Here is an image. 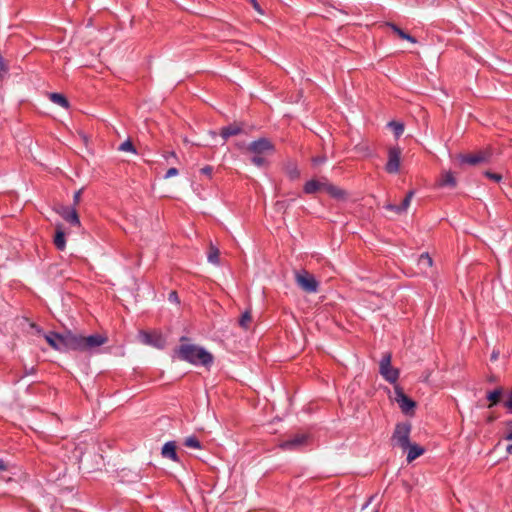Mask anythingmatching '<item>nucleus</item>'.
Here are the masks:
<instances>
[{"label":"nucleus","mask_w":512,"mask_h":512,"mask_svg":"<svg viewBox=\"0 0 512 512\" xmlns=\"http://www.w3.org/2000/svg\"><path fill=\"white\" fill-rule=\"evenodd\" d=\"M175 355L183 361L192 365H202L209 368L213 364L214 357L205 348L194 344H181L176 350Z\"/></svg>","instance_id":"f257e3e1"},{"label":"nucleus","mask_w":512,"mask_h":512,"mask_svg":"<svg viewBox=\"0 0 512 512\" xmlns=\"http://www.w3.org/2000/svg\"><path fill=\"white\" fill-rule=\"evenodd\" d=\"M86 451L89 452V454L93 453L94 458L92 459V461H90L87 458L84 459L85 452L82 450V448L80 446L75 447V452H78V455H76V456H77L79 463L82 464L88 472H92V471L100 469L104 463H103L102 455H100L99 453H96V443L95 442L88 443L86 445Z\"/></svg>","instance_id":"f03ea898"},{"label":"nucleus","mask_w":512,"mask_h":512,"mask_svg":"<svg viewBox=\"0 0 512 512\" xmlns=\"http://www.w3.org/2000/svg\"><path fill=\"white\" fill-rule=\"evenodd\" d=\"M411 430L412 425L410 422L397 423L391 436L392 444L406 450L410 446Z\"/></svg>","instance_id":"7ed1b4c3"},{"label":"nucleus","mask_w":512,"mask_h":512,"mask_svg":"<svg viewBox=\"0 0 512 512\" xmlns=\"http://www.w3.org/2000/svg\"><path fill=\"white\" fill-rule=\"evenodd\" d=\"M393 400L398 404L401 411L408 416H413L415 413L416 402L409 398L399 385L394 387Z\"/></svg>","instance_id":"20e7f679"},{"label":"nucleus","mask_w":512,"mask_h":512,"mask_svg":"<svg viewBox=\"0 0 512 512\" xmlns=\"http://www.w3.org/2000/svg\"><path fill=\"white\" fill-rule=\"evenodd\" d=\"M296 284L307 293H316L318 291L319 283L315 277L305 270L296 272Z\"/></svg>","instance_id":"39448f33"},{"label":"nucleus","mask_w":512,"mask_h":512,"mask_svg":"<svg viewBox=\"0 0 512 512\" xmlns=\"http://www.w3.org/2000/svg\"><path fill=\"white\" fill-rule=\"evenodd\" d=\"M63 352L70 350L84 352V336L81 334H74L71 331L64 333Z\"/></svg>","instance_id":"423d86ee"},{"label":"nucleus","mask_w":512,"mask_h":512,"mask_svg":"<svg viewBox=\"0 0 512 512\" xmlns=\"http://www.w3.org/2000/svg\"><path fill=\"white\" fill-rule=\"evenodd\" d=\"M379 372L386 381L393 384L397 382L399 377V371L392 367L390 353H386L385 355H383L380 361Z\"/></svg>","instance_id":"0eeeda50"},{"label":"nucleus","mask_w":512,"mask_h":512,"mask_svg":"<svg viewBox=\"0 0 512 512\" xmlns=\"http://www.w3.org/2000/svg\"><path fill=\"white\" fill-rule=\"evenodd\" d=\"M247 150L253 155H263L274 152V145L267 138H259L247 146Z\"/></svg>","instance_id":"6e6552de"},{"label":"nucleus","mask_w":512,"mask_h":512,"mask_svg":"<svg viewBox=\"0 0 512 512\" xmlns=\"http://www.w3.org/2000/svg\"><path fill=\"white\" fill-rule=\"evenodd\" d=\"M401 149L397 146L389 148L388 161L385 169L390 174L398 173L400 170Z\"/></svg>","instance_id":"1a4fd4ad"},{"label":"nucleus","mask_w":512,"mask_h":512,"mask_svg":"<svg viewBox=\"0 0 512 512\" xmlns=\"http://www.w3.org/2000/svg\"><path fill=\"white\" fill-rule=\"evenodd\" d=\"M107 341L108 337L104 334L84 336V352L93 353Z\"/></svg>","instance_id":"9d476101"},{"label":"nucleus","mask_w":512,"mask_h":512,"mask_svg":"<svg viewBox=\"0 0 512 512\" xmlns=\"http://www.w3.org/2000/svg\"><path fill=\"white\" fill-rule=\"evenodd\" d=\"M139 338L144 344L153 346L158 349H163L165 346V339L160 333L140 331Z\"/></svg>","instance_id":"9b49d317"},{"label":"nucleus","mask_w":512,"mask_h":512,"mask_svg":"<svg viewBox=\"0 0 512 512\" xmlns=\"http://www.w3.org/2000/svg\"><path fill=\"white\" fill-rule=\"evenodd\" d=\"M55 211L72 226H81L79 215L75 207L60 206L59 208H56Z\"/></svg>","instance_id":"f8f14e48"},{"label":"nucleus","mask_w":512,"mask_h":512,"mask_svg":"<svg viewBox=\"0 0 512 512\" xmlns=\"http://www.w3.org/2000/svg\"><path fill=\"white\" fill-rule=\"evenodd\" d=\"M491 152L490 151H479L476 154L473 155H461L460 156V162L466 163L469 165H477L480 163H486L491 158Z\"/></svg>","instance_id":"ddd939ff"},{"label":"nucleus","mask_w":512,"mask_h":512,"mask_svg":"<svg viewBox=\"0 0 512 512\" xmlns=\"http://www.w3.org/2000/svg\"><path fill=\"white\" fill-rule=\"evenodd\" d=\"M244 126L243 122H234L222 127L220 130V136L224 141L223 143H225L231 136L242 134L244 132Z\"/></svg>","instance_id":"4468645a"},{"label":"nucleus","mask_w":512,"mask_h":512,"mask_svg":"<svg viewBox=\"0 0 512 512\" xmlns=\"http://www.w3.org/2000/svg\"><path fill=\"white\" fill-rule=\"evenodd\" d=\"M64 333L50 332L44 334V338L47 343L56 351L63 352V340Z\"/></svg>","instance_id":"2eb2a0df"},{"label":"nucleus","mask_w":512,"mask_h":512,"mask_svg":"<svg viewBox=\"0 0 512 512\" xmlns=\"http://www.w3.org/2000/svg\"><path fill=\"white\" fill-rule=\"evenodd\" d=\"M307 440V436L304 434L296 435L293 438L284 441L280 444V447L284 450H295L302 447Z\"/></svg>","instance_id":"dca6fc26"},{"label":"nucleus","mask_w":512,"mask_h":512,"mask_svg":"<svg viewBox=\"0 0 512 512\" xmlns=\"http://www.w3.org/2000/svg\"><path fill=\"white\" fill-rule=\"evenodd\" d=\"M161 455L164 458L170 459L174 462H179V457L176 453V442L175 441L166 442L162 447Z\"/></svg>","instance_id":"f3484780"},{"label":"nucleus","mask_w":512,"mask_h":512,"mask_svg":"<svg viewBox=\"0 0 512 512\" xmlns=\"http://www.w3.org/2000/svg\"><path fill=\"white\" fill-rule=\"evenodd\" d=\"M323 189L333 198L337 200H345L347 193L345 190L328 182L323 183Z\"/></svg>","instance_id":"a211bd4d"},{"label":"nucleus","mask_w":512,"mask_h":512,"mask_svg":"<svg viewBox=\"0 0 512 512\" xmlns=\"http://www.w3.org/2000/svg\"><path fill=\"white\" fill-rule=\"evenodd\" d=\"M56 228L57 230L54 237V244L58 250L63 251L66 247V239L62 224L58 223Z\"/></svg>","instance_id":"6ab92c4d"},{"label":"nucleus","mask_w":512,"mask_h":512,"mask_svg":"<svg viewBox=\"0 0 512 512\" xmlns=\"http://www.w3.org/2000/svg\"><path fill=\"white\" fill-rule=\"evenodd\" d=\"M406 450L408 451L407 457H406V460L408 463L412 462L413 460H415L417 457L421 456L425 452V449L423 447H421L415 443H410V446L407 447Z\"/></svg>","instance_id":"aec40b11"},{"label":"nucleus","mask_w":512,"mask_h":512,"mask_svg":"<svg viewBox=\"0 0 512 512\" xmlns=\"http://www.w3.org/2000/svg\"><path fill=\"white\" fill-rule=\"evenodd\" d=\"M456 184H457L456 178L454 177V175L451 171L444 172L442 174L440 180L438 181V185L440 187L448 186V187L454 188V187H456Z\"/></svg>","instance_id":"412c9836"},{"label":"nucleus","mask_w":512,"mask_h":512,"mask_svg":"<svg viewBox=\"0 0 512 512\" xmlns=\"http://www.w3.org/2000/svg\"><path fill=\"white\" fill-rule=\"evenodd\" d=\"M388 27H390L392 29V31L394 33H396L401 39L403 40H406V41H409L410 43L412 44H416L417 43V40L416 38H414L413 36H411L410 34L406 33L404 30H402L400 27H398L397 25H395L394 23H390L388 22L386 24Z\"/></svg>","instance_id":"4be33fe9"},{"label":"nucleus","mask_w":512,"mask_h":512,"mask_svg":"<svg viewBox=\"0 0 512 512\" xmlns=\"http://www.w3.org/2000/svg\"><path fill=\"white\" fill-rule=\"evenodd\" d=\"M48 97L53 103L65 108V109H68L70 107L68 99L61 93H56V92L49 93Z\"/></svg>","instance_id":"5701e85b"},{"label":"nucleus","mask_w":512,"mask_h":512,"mask_svg":"<svg viewBox=\"0 0 512 512\" xmlns=\"http://www.w3.org/2000/svg\"><path fill=\"white\" fill-rule=\"evenodd\" d=\"M220 251L216 245H214L212 242L209 245V252L207 254L208 262L219 265L220 264Z\"/></svg>","instance_id":"b1692460"},{"label":"nucleus","mask_w":512,"mask_h":512,"mask_svg":"<svg viewBox=\"0 0 512 512\" xmlns=\"http://www.w3.org/2000/svg\"><path fill=\"white\" fill-rule=\"evenodd\" d=\"M120 477L122 482L132 483L137 482L140 479V474L128 469H122Z\"/></svg>","instance_id":"393cba45"},{"label":"nucleus","mask_w":512,"mask_h":512,"mask_svg":"<svg viewBox=\"0 0 512 512\" xmlns=\"http://www.w3.org/2000/svg\"><path fill=\"white\" fill-rule=\"evenodd\" d=\"M323 183L324 182H319L317 180L307 181L304 185L303 190L306 194H313L318 190L323 189Z\"/></svg>","instance_id":"a878e982"},{"label":"nucleus","mask_w":512,"mask_h":512,"mask_svg":"<svg viewBox=\"0 0 512 512\" xmlns=\"http://www.w3.org/2000/svg\"><path fill=\"white\" fill-rule=\"evenodd\" d=\"M252 323V315L250 310H246L242 315L240 316L238 320L239 326L244 329L248 330L250 325Z\"/></svg>","instance_id":"bb28decb"},{"label":"nucleus","mask_w":512,"mask_h":512,"mask_svg":"<svg viewBox=\"0 0 512 512\" xmlns=\"http://www.w3.org/2000/svg\"><path fill=\"white\" fill-rule=\"evenodd\" d=\"M184 445L193 449H202V444L198 440V438L194 435L187 437L184 440Z\"/></svg>","instance_id":"cd10ccee"},{"label":"nucleus","mask_w":512,"mask_h":512,"mask_svg":"<svg viewBox=\"0 0 512 512\" xmlns=\"http://www.w3.org/2000/svg\"><path fill=\"white\" fill-rule=\"evenodd\" d=\"M418 265L420 267H432L433 265V260L431 258V256L425 252V253H422L419 258H418Z\"/></svg>","instance_id":"c85d7f7f"},{"label":"nucleus","mask_w":512,"mask_h":512,"mask_svg":"<svg viewBox=\"0 0 512 512\" xmlns=\"http://www.w3.org/2000/svg\"><path fill=\"white\" fill-rule=\"evenodd\" d=\"M502 392V388H496L487 393V399L492 402V404L489 405V407H491L492 405L496 404L499 401V397L501 396Z\"/></svg>","instance_id":"c756f323"},{"label":"nucleus","mask_w":512,"mask_h":512,"mask_svg":"<svg viewBox=\"0 0 512 512\" xmlns=\"http://www.w3.org/2000/svg\"><path fill=\"white\" fill-rule=\"evenodd\" d=\"M388 126L392 128L396 138H399L404 132V124L401 122L391 121Z\"/></svg>","instance_id":"7c9ffc66"},{"label":"nucleus","mask_w":512,"mask_h":512,"mask_svg":"<svg viewBox=\"0 0 512 512\" xmlns=\"http://www.w3.org/2000/svg\"><path fill=\"white\" fill-rule=\"evenodd\" d=\"M355 150L357 153L365 156L370 157L372 155L371 150L369 146L366 143H359L355 146Z\"/></svg>","instance_id":"2f4dec72"},{"label":"nucleus","mask_w":512,"mask_h":512,"mask_svg":"<svg viewBox=\"0 0 512 512\" xmlns=\"http://www.w3.org/2000/svg\"><path fill=\"white\" fill-rule=\"evenodd\" d=\"M414 194H415L414 190H410V191L406 194V196H405L404 200L402 201V204H401V205H399V209H398V210H402V212H405V211L408 209V207H409V205H410V202H411V200H412V198H413Z\"/></svg>","instance_id":"473e14b6"},{"label":"nucleus","mask_w":512,"mask_h":512,"mask_svg":"<svg viewBox=\"0 0 512 512\" xmlns=\"http://www.w3.org/2000/svg\"><path fill=\"white\" fill-rule=\"evenodd\" d=\"M119 150L120 151H123V152H132L134 154L137 153L133 143L131 142V140L127 139L126 141H124L120 146H119Z\"/></svg>","instance_id":"72a5a7b5"},{"label":"nucleus","mask_w":512,"mask_h":512,"mask_svg":"<svg viewBox=\"0 0 512 512\" xmlns=\"http://www.w3.org/2000/svg\"><path fill=\"white\" fill-rule=\"evenodd\" d=\"M251 162L258 167L266 165V159L263 155H253Z\"/></svg>","instance_id":"f704fd0d"},{"label":"nucleus","mask_w":512,"mask_h":512,"mask_svg":"<svg viewBox=\"0 0 512 512\" xmlns=\"http://www.w3.org/2000/svg\"><path fill=\"white\" fill-rule=\"evenodd\" d=\"M290 205V201H286V200H282V201H277L275 203V209L277 211H283L285 212L286 209L289 207Z\"/></svg>","instance_id":"c9c22d12"},{"label":"nucleus","mask_w":512,"mask_h":512,"mask_svg":"<svg viewBox=\"0 0 512 512\" xmlns=\"http://www.w3.org/2000/svg\"><path fill=\"white\" fill-rule=\"evenodd\" d=\"M484 175H485L487 178H489V179H491V180H493V181H495V182H500V181L502 180V175H501V174H498V173H492V172H490V171H485V172H484Z\"/></svg>","instance_id":"e433bc0d"},{"label":"nucleus","mask_w":512,"mask_h":512,"mask_svg":"<svg viewBox=\"0 0 512 512\" xmlns=\"http://www.w3.org/2000/svg\"><path fill=\"white\" fill-rule=\"evenodd\" d=\"M249 2L251 3L252 7L254 8V10L260 14V15H264V10L262 9V7L260 6V4L258 3L257 0H249Z\"/></svg>","instance_id":"4c0bfd02"},{"label":"nucleus","mask_w":512,"mask_h":512,"mask_svg":"<svg viewBox=\"0 0 512 512\" xmlns=\"http://www.w3.org/2000/svg\"><path fill=\"white\" fill-rule=\"evenodd\" d=\"M82 191H83V189H79L78 191H76L74 193V195H73V206L72 207L76 208V206L79 204Z\"/></svg>","instance_id":"58836bf2"},{"label":"nucleus","mask_w":512,"mask_h":512,"mask_svg":"<svg viewBox=\"0 0 512 512\" xmlns=\"http://www.w3.org/2000/svg\"><path fill=\"white\" fill-rule=\"evenodd\" d=\"M168 299L169 301L175 303V304H179L180 303V300H179V297H178V294L176 291H171L169 293V296H168Z\"/></svg>","instance_id":"ea45409f"},{"label":"nucleus","mask_w":512,"mask_h":512,"mask_svg":"<svg viewBox=\"0 0 512 512\" xmlns=\"http://www.w3.org/2000/svg\"><path fill=\"white\" fill-rule=\"evenodd\" d=\"M178 173H179L178 169H177V168H175V167H172V168L168 169V171H167V172H166V174L164 175V178H165V179H168V178H170V177H173V176L178 175Z\"/></svg>","instance_id":"a19ab883"},{"label":"nucleus","mask_w":512,"mask_h":512,"mask_svg":"<svg viewBox=\"0 0 512 512\" xmlns=\"http://www.w3.org/2000/svg\"><path fill=\"white\" fill-rule=\"evenodd\" d=\"M212 171H213V168H212L211 166H209V165H207V166L203 167V168L200 170V172H201L202 174L207 175V176H209V177H211V175H212Z\"/></svg>","instance_id":"79ce46f5"},{"label":"nucleus","mask_w":512,"mask_h":512,"mask_svg":"<svg viewBox=\"0 0 512 512\" xmlns=\"http://www.w3.org/2000/svg\"><path fill=\"white\" fill-rule=\"evenodd\" d=\"M385 209L395 211L398 214L403 213L402 210H398L399 206L394 205V204H386Z\"/></svg>","instance_id":"37998d69"},{"label":"nucleus","mask_w":512,"mask_h":512,"mask_svg":"<svg viewBox=\"0 0 512 512\" xmlns=\"http://www.w3.org/2000/svg\"><path fill=\"white\" fill-rule=\"evenodd\" d=\"M164 158L169 160V158H173L176 162H178V157L174 151H170L164 154Z\"/></svg>","instance_id":"c03bdc74"},{"label":"nucleus","mask_w":512,"mask_h":512,"mask_svg":"<svg viewBox=\"0 0 512 512\" xmlns=\"http://www.w3.org/2000/svg\"><path fill=\"white\" fill-rule=\"evenodd\" d=\"M313 163L315 165H319V164H323L326 162V157L325 156H318V157H315L313 158Z\"/></svg>","instance_id":"a18cd8bd"},{"label":"nucleus","mask_w":512,"mask_h":512,"mask_svg":"<svg viewBox=\"0 0 512 512\" xmlns=\"http://www.w3.org/2000/svg\"><path fill=\"white\" fill-rule=\"evenodd\" d=\"M505 407L508 408L512 412V391L509 393V398L505 402Z\"/></svg>","instance_id":"49530a36"},{"label":"nucleus","mask_w":512,"mask_h":512,"mask_svg":"<svg viewBox=\"0 0 512 512\" xmlns=\"http://www.w3.org/2000/svg\"><path fill=\"white\" fill-rule=\"evenodd\" d=\"M376 495H371L367 501L364 503V505L362 506V510L366 509L372 502L373 500L375 499Z\"/></svg>","instance_id":"de8ad7c7"},{"label":"nucleus","mask_w":512,"mask_h":512,"mask_svg":"<svg viewBox=\"0 0 512 512\" xmlns=\"http://www.w3.org/2000/svg\"><path fill=\"white\" fill-rule=\"evenodd\" d=\"M24 370H25V374H24L25 376L26 375H30V374H34L36 372V369L33 366L30 367V368L25 367Z\"/></svg>","instance_id":"09e8293b"},{"label":"nucleus","mask_w":512,"mask_h":512,"mask_svg":"<svg viewBox=\"0 0 512 512\" xmlns=\"http://www.w3.org/2000/svg\"><path fill=\"white\" fill-rule=\"evenodd\" d=\"M289 175L292 179L298 178L299 171L295 168L289 172Z\"/></svg>","instance_id":"8fccbe9b"},{"label":"nucleus","mask_w":512,"mask_h":512,"mask_svg":"<svg viewBox=\"0 0 512 512\" xmlns=\"http://www.w3.org/2000/svg\"><path fill=\"white\" fill-rule=\"evenodd\" d=\"M5 470H7V465L2 459H0V471H5Z\"/></svg>","instance_id":"3c124183"},{"label":"nucleus","mask_w":512,"mask_h":512,"mask_svg":"<svg viewBox=\"0 0 512 512\" xmlns=\"http://www.w3.org/2000/svg\"><path fill=\"white\" fill-rule=\"evenodd\" d=\"M506 451H507L508 454L512 455V444L507 446Z\"/></svg>","instance_id":"603ef678"},{"label":"nucleus","mask_w":512,"mask_h":512,"mask_svg":"<svg viewBox=\"0 0 512 512\" xmlns=\"http://www.w3.org/2000/svg\"><path fill=\"white\" fill-rule=\"evenodd\" d=\"M80 136L83 139V141H85V142L88 141V138H87V136L84 133H80Z\"/></svg>","instance_id":"864d4df0"},{"label":"nucleus","mask_w":512,"mask_h":512,"mask_svg":"<svg viewBox=\"0 0 512 512\" xmlns=\"http://www.w3.org/2000/svg\"><path fill=\"white\" fill-rule=\"evenodd\" d=\"M506 439L511 440L512 439V431L507 434Z\"/></svg>","instance_id":"5fc2aeb1"},{"label":"nucleus","mask_w":512,"mask_h":512,"mask_svg":"<svg viewBox=\"0 0 512 512\" xmlns=\"http://www.w3.org/2000/svg\"><path fill=\"white\" fill-rule=\"evenodd\" d=\"M36 331H37V333H39V334H43V335L45 334V333H43V330H42L41 328H36Z\"/></svg>","instance_id":"6e6d98bb"},{"label":"nucleus","mask_w":512,"mask_h":512,"mask_svg":"<svg viewBox=\"0 0 512 512\" xmlns=\"http://www.w3.org/2000/svg\"><path fill=\"white\" fill-rule=\"evenodd\" d=\"M497 357H498V353L493 352V353H492V359H497Z\"/></svg>","instance_id":"4d7b16f0"},{"label":"nucleus","mask_w":512,"mask_h":512,"mask_svg":"<svg viewBox=\"0 0 512 512\" xmlns=\"http://www.w3.org/2000/svg\"><path fill=\"white\" fill-rule=\"evenodd\" d=\"M186 340H188V339L185 336L181 337V339H180V341H186Z\"/></svg>","instance_id":"13d9d810"},{"label":"nucleus","mask_w":512,"mask_h":512,"mask_svg":"<svg viewBox=\"0 0 512 512\" xmlns=\"http://www.w3.org/2000/svg\"><path fill=\"white\" fill-rule=\"evenodd\" d=\"M238 147H239L240 149H242V148L244 147V144H241V145L239 144V145H238Z\"/></svg>","instance_id":"bf43d9fd"},{"label":"nucleus","mask_w":512,"mask_h":512,"mask_svg":"<svg viewBox=\"0 0 512 512\" xmlns=\"http://www.w3.org/2000/svg\"><path fill=\"white\" fill-rule=\"evenodd\" d=\"M373 512H378V509H375Z\"/></svg>","instance_id":"052dcab7"}]
</instances>
